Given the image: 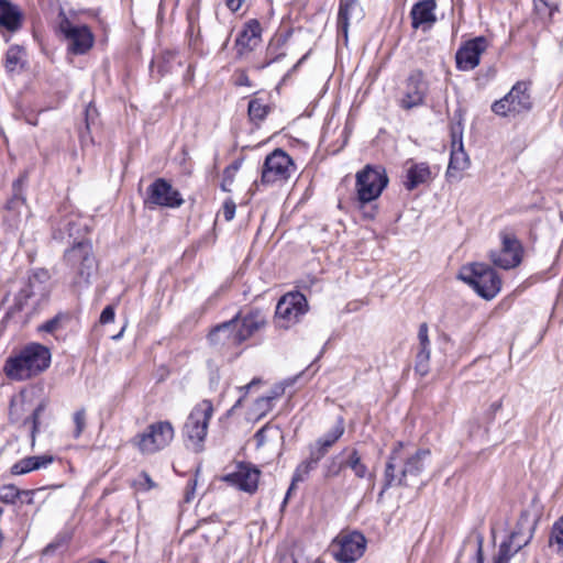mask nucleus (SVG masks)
Segmentation results:
<instances>
[{
    "label": "nucleus",
    "mask_w": 563,
    "mask_h": 563,
    "mask_svg": "<svg viewBox=\"0 0 563 563\" xmlns=\"http://www.w3.org/2000/svg\"><path fill=\"white\" fill-rule=\"evenodd\" d=\"M85 225L75 217L64 218L53 231L54 240L71 243L64 253V261L75 275L74 283L87 284L96 268L91 243L84 238Z\"/></svg>",
    "instance_id": "nucleus-1"
},
{
    "label": "nucleus",
    "mask_w": 563,
    "mask_h": 563,
    "mask_svg": "<svg viewBox=\"0 0 563 563\" xmlns=\"http://www.w3.org/2000/svg\"><path fill=\"white\" fill-rule=\"evenodd\" d=\"M402 450V442H397L388 457L380 496L394 485L408 486L411 479L418 478L430 461L431 452L428 449H419L411 454H404Z\"/></svg>",
    "instance_id": "nucleus-2"
},
{
    "label": "nucleus",
    "mask_w": 563,
    "mask_h": 563,
    "mask_svg": "<svg viewBox=\"0 0 563 563\" xmlns=\"http://www.w3.org/2000/svg\"><path fill=\"white\" fill-rule=\"evenodd\" d=\"M51 351L40 343H29L5 360L3 372L12 380L22 382L43 373L51 364Z\"/></svg>",
    "instance_id": "nucleus-3"
},
{
    "label": "nucleus",
    "mask_w": 563,
    "mask_h": 563,
    "mask_svg": "<svg viewBox=\"0 0 563 563\" xmlns=\"http://www.w3.org/2000/svg\"><path fill=\"white\" fill-rule=\"evenodd\" d=\"M51 291V275L48 271L36 268L29 274L15 295L14 309L23 311L25 317L31 318L47 305Z\"/></svg>",
    "instance_id": "nucleus-4"
},
{
    "label": "nucleus",
    "mask_w": 563,
    "mask_h": 563,
    "mask_svg": "<svg viewBox=\"0 0 563 563\" xmlns=\"http://www.w3.org/2000/svg\"><path fill=\"white\" fill-rule=\"evenodd\" d=\"M213 416V405L205 399L190 411L183 428L186 446L195 452L203 450V442L208 433L209 421Z\"/></svg>",
    "instance_id": "nucleus-5"
},
{
    "label": "nucleus",
    "mask_w": 563,
    "mask_h": 563,
    "mask_svg": "<svg viewBox=\"0 0 563 563\" xmlns=\"http://www.w3.org/2000/svg\"><path fill=\"white\" fill-rule=\"evenodd\" d=\"M459 278L468 284L484 299H493L501 288V279L497 273L486 264L473 263L463 266Z\"/></svg>",
    "instance_id": "nucleus-6"
},
{
    "label": "nucleus",
    "mask_w": 563,
    "mask_h": 563,
    "mask_svg": "<svg viewBox=\"0 0 563 563\" xmlns=\"http://www.w3.org/2000/svg\"><path fill=\"white\" fill-rule=\"evenodd\" d=\"M296 172V165L292 158L282 148H276L269 153L263 164L260 183L254 186H269L274 184L286 183Z\"/></svg>",
    "instance_id": "nucleus-7"
},
{
    "label": "nucleus",
    "mask_w": 563,
    "mask_h": 563,
    "mask_svg": "<svg viewBox=\"0 0 563 563\" xmlns=\"http://www.w3.org/2000/svg\"><path fill=\"white\" fill-rule=\"evenodd\" d=\"M388 185V176L382 166L367 165L356 174L357 200L364 205L376 200Z\"/></svg>",
    "instance_id": "nucleus-8"
},
{
    "label": "nucleus",
    "mask_w": 563,
    "mask_h": 563,
    "mask_svg": "<svg viewBox=\"0 0 563 563\" xmlns=\"http://www.w3.org/2000/svg\"><path fill=\"white\" fill-rule=\"evenodd\" d=\"M307 298L299 291H289L276 305L275 323L280 329H289L308 312Z\"/></svg>",
    "instance_id": "nucleus-9"
},
{
    "label": "nucleus",
    "mask_w": 563,
    "mask_h": 563,
    "mask_svg": "<svg viewBox=\"0 0 563 563\" xmlns=\"http://www.w3.org/2000/svg\"><path fill=\"white\" fill-rule=\"evenodd\" d=\"M529 90L530 82H516L504 98L493 103L492 111L501 117H506L509 113H522L530 111L532 108V99Z\"/></svg>",
    "instance_id": "nucleus-10"
},
{
    "label": "nucleus",
    "mask_w": 563,
    "mask_h": 563,
    "mask_svg": "<svg viewBox=\"0 0 563 563\" xmlns=\"http://www.w3.org/2000/svg\"><path fill=\"white\" fill-rule=\"evenodd\" d=\"M175 430L169 421L150 424L146 431L135 438V444L142 453H155L166 448L174 439Z\"/></svg>",
    "instance_id": "nucleus-11"
},
{
    "label": "nucleus",
    "mask_w": 563,
    "mask_h": 563,
    "mask_svg": "<svg viewBox=\"0 0 563 563\" xmlns=\"http://www.w3.org/2000/svg\"><path fill=\"white\" fill-rule=\"evenodd\" d=\"M59 32L67 42V51L73 55H85L95 43V36L87 25H76L64 16L59 22Z\"/></svg>",
    "instance_id": "nucleus-12"
},
{
    "label": "nucleus",
    "mask_w": 563,
    "mask_h": 563,
    "mask_svg": "<svg viewBox=\"0 0 563 563\" xmlns=\"http://www.w3.org/2000/svg\"><path fill=\"white\" fill-rule=\"evenodd\" d=\"M501 247L498 251H492L489 258L493 264L503 269L517 267L523 255V246L517 236L508 231L500 232Z\"/></svg>",
    "instance_id": "nucleus-13"
},
{
    "label": "nucleus",
    "mask_w": 563,
    "mask_h": 563,
    "mask_svg": "<svg viewBox=\"0 0 563 563\" xmlns=\"http://www.w3.org/2000/svg\"><path fill=\"white\" fill-rule=\"evenodd\" d=\"M366 539L357 532L339 534L332 543V553L338 562L353 563L365 552Z\"/></svg>",
    "instance_id": "nucleus-14"
},
{
    "label": "nucleus",
    "mask_w": 563,
    "mask_h": 563,
    "mask_svg": "<svg viewBox=\"0 0 563 563\" xmlns=\"http://www.w3.org/2000/svg\"><path fill=\"white\" fill-rule=\"evenodd\" d=\"M145 203L175 209L184 203V199L170 183L164 178H157L147 187Z\"/></svg>",
    "instance_id": "nucleus-15"
},
{
    "label": "nucleus",
    "mask_w": 563,
    "mask_h": 563,
    "mask_svg": "<svg viewBox=\"0 0 563 563\" xmlns=\"http://www.w3.org/2000/svg\"><path fill=\"white\" fill-rule=\"evenodd\" d=\"M487 46L488 42L484 36L465 42L455 54L456 67L464 71L474 69L479 64L481 55Z\"/></svg>",
    "instance_id": "nucleus-16"
},
{
    "label": "nucleus",
    "mask_w": 563,
    "mask_h": 563,
    "mask_svg": "<svg viewBox=\"0 0 563 563\" xmlns=\"http://www.w3.org/2000/svg\"><path fill=\"white\" fill-rule=\"evenodd\" d=\"M428 91V84L421 70L416 69L410 73L406 82V90L400 100V107L404 109H412L421 106Z\"/></svg>",
    "instance_id": "nucleus-17"
},
{
    "label": "nucleus",
    "mask_w": 563,
    "mask_h": 563,
    "mask_svg": "<svg viewBox=\"0 0 563 563\" xmlns=\"http://www.w3.org/2000/svg\"><path fill=\"white\" fill-rule=\"evenodd\" d=\"M260 471L249 464H239L236 468L227 474L223 481L240 490L253 494L257 489Z\"/></svg>",
    "instance_id": "nucleus-18"
},
{
    "label": "nucleus",
    "mask_w": 563,
    "mask_h": 563,
    "mask_svg": "<svg viewBox=\"0 0 563 563\" xmlns=\"http://www.w3.org/2000/svg\"><path fill=\"white\" fill-rule=\"evenodd\" d=\"M236 320L238 333L235 341L244 342L260 331L266 323L264 314L260 310H252L244 316L238 313L233 317Z\"/></svg>",
    "instance_id": "nucleus-19"
},
{
    "label": "nucleus",
    "mask_w": 563,
    "mask_h": 563,
    "mask_svg": "<svg viewBox=\"0 0 563 563\" xmlns=\"http://www.w3.org/2000/svg\"><path fill=\"white\" fill-rule=\"evenodd\" d=\"M262 25L258 20L251 19L243 25L242 31L235 40L239 55L253 51L262 42Z\"/></svg>",
    "instance_id": "nucleus-20"
},
{
    "label": "nucleus",
    "mask_w": 563,
    "mask_h": 563,
    "mask_svg": "<svg viewBox=\"0 0 563 563\" xmlns=\"http://www.w3.org/2000/svg\"><path fill=\"white\" fill-rule=\"evenodd\" d=\"M435 8L434 0H421L415 3L410 11L411 26L416 30H430L437 22Z\"/></svg>",
    "instance_id": "nucleus-21"
},
{
    "label": "nucleus",
    "mask_w": 563,
    "mask_h": 563,
    "mask_svg": "<svg viewBox=\"0 0 563 563\" xmlns=\"http://www.w3.org/2000/svg\"><path fill=\"white\" fill-rule=\"evenodd\" d=\"M325 455L318 450L312 444L309 445V456L307 460L302 461L298 466L296 467L292 478H291V485L288 488L285 499L283 501V506L287 504V500L291 494V490L294 489L295 485L299 482H303L311 471L316 470L320 460L323 459Z\"/></svg>",
    "instance_id": "nucleus-22"
},
{
    "label": "nucleus",
    "mask_w": 563,
    "mask_h": 563,
    "mask_svg": "<svg viewBox=\"0 0 563 563\" xmlns=\"http://www.w3.org/2000/svg\"><path fill=\"white\" fill-rule=\"evenodd\" d=\"M238 333L236 320L233 318L229 321H225L217 327H214L209 335L208 340L210 343L214 345H225V346H238L242 342L235 341V334Z\"/></svg>",
    "instance_id": "nucleus-23"
},
{
    "label": "nucleus",
    "mask_w": 563,
    "mask_h": 563,
    "mask_svg": "<svg viewBox=\"0 0 563 563\" xmlns=\"http://www.w3.org/2000/svg\"><path fill=\"white\" fill-rule=\"evenodd\" d=\"M23 15L18 5L9 0H0V26L14 33L22 26Z\"/></svg>",
    "instance_id": "nucleus-24"
},
{
    "label": "nucleus",
    "mask_w": 563,
    "mask_h": 563,
    "mask_svg": "<svg viewBox=\"0 0 563 563\" xmlns=\"http://www.w3.org/2000/svg\"><path fill=\"white\" fill-rule=\"evenodd\" d=\"M519 533L518 532H512L509 538L505 541H503L499 545V549H498V553L496 554V556L494 558V562L493 563H509L510 560L523 548L526 547L530 539H531V536L526 539L525 541L522 542H517V538H518Z\"/></svg>",
    "instance_id": "nucleus-25"
},
{
    "label": "nucleus",
    "mask_w": 563,
    "mask_h": 563,
    "mask_svg": "<svg viewBox=\"0 0 563 563\" xmlns=\"http://www.w3.org/2000/svg\"><path fill=\"white\" fill-rule=\"evenodd\" d=\"M431 179V170L427 163H415L407 168L404 185L407 190H413Z\"/></svg>",
    "instance_id": "nucleus-26"
},
{
    "label": "nucleus",
    "mask_w": 563,
    "mask_h": 563,
    "mask_svg": "<svg viewBox=\"0 0 563 563\" xmlns=\"http://www.w3.org/2000/svg\"><path fill=\"white\" fill-rule=\"evenodd\" d=\"M53 460L54 459L52 455L46 454L38 456H27L14 463L11 467V473L13 475H23L32 471L46 468L49 464H52Z\"/></svg>",
    "instance_id": "nucleus-27"
},
{
    "label": "nucleus",
    "mask_w": 563,
    "mask_h": 563,
    "mask_svg": "<svg viewBox=\"0 0 563 563\" xmlns=\"http://www.w3.org/2000/svg\"><path fill=\"white\" fill-rule=\"evenodd\" d=\"M25 49L20 45H11L5 54L4 67L7 73L13 75L21 73L26 65Z\"/></svg>",
    "instance_id": "nucleus-28"
},
{
    "label": "nucleus",
    "mask_w": 563,
    "mask_h": 563,
    "mask_svg": "<svg viewBox=\"0 0 563 563\" xmlns=\"http://www.w3.org/2000/svg\"><path fill=\"white\" fill-rule=\"evenodd\" d=\"M344 421L343 418L340 417L334 427L324 435L317 439L312 445L325 455L334 443L344 434Z\"/></svg>",
    "instance_id": "nucleus-29"
},
{
    "label": "nucleus",
    "mask_w": 563,
    "mask_h": 563,
    "mask_svg": "<svg viewBox=\"0 0 563 563\" xmlns=\"http://www.w3.org/2000/svg\"><path fill=\"white\" fill-rule=\"evenodd\" d=\"M349 452L346 460L344 461V467H350L357 478L371 477L367 466L362 462V457L356 449L344 450Z\"/></svg>",
    "instance_id": "nucleus-30"
},
{
    "label": "nucleus",
    "mask_w": 563,
    "mask_h": 563,
    "mask_svg": "<svg viewBox=\"0 0 563 563\" xmlns=\"http://www.w3.org/2000/svg\"><path fill=\"white\" fill-rule=\"evenodd\" d=\"M455 146V141H453V147ZM468 166V157L463 150L462 141L460 140L459 148L452 150L451 157L449 162V167L446 174L451 176L454 170L461 172L467 168Z\"/></svg>",
    "instance_id": "nucleus-31"
},
{
    "label": "nucleus",
    "mask_w": 563,
    "mask_h": 563,
    "mask_svg": "<svg viewBox=\"0 0 563 563\" xmlns=\"http://www.w3.org/2000/svg\"><path fill=\"white\" fill-rule=\"evenodd\" d=\"M45 408H46V405L44 402H40L36 406V408L33 410V412L23 421L24 426H27V424L31 426L30 435H31L32 445H34L36 434L40 431V418H41L42 413L44 412Z\"/></svg>",
    "instance_id": "nucleus-32"
},
{
    "label": "nucleus",
    "mask_w": 563,
    "mask_h": 563,
    "mask_svg": "<svg viewBox=\"0 0 563 563\" xmlns=\"http://www.w3.org/2000/svg\"><path fill=\"white\" fill-rule=\"evenodd\" d=\"M549 547L563 554V515L552 526Z\"/></svg>",
    "instance_id": "nucleus-33"
},
{
    "label": "nucleus",
    "mask_w": 563,
    "mask_h": 563,
    "mask_svg": "<svg viewBox=\"0 0 563 563\" xmlns=\"http://www.w3.org/2000/svg\"><path fill=\"white\" fill-rule=\"evenodd\" d=\"M247 111L251 121L260 122L266 118L268 113V107L263 102L262 99L255 98L249 102Z\"/></svg>",
    "instance_id": "nucleus-34"
},
{
    "label": "nucleus",
    "mask_w": 563,
    "mask_h": 563,
    "mask_svg": "<svg viewBox=\"0 0 563 563\" xmlns=\"http://www.w3.org/2000/svg\"><path fill=\"white\" fill-rule=\"evenodd\" d=\"M431 350L419 349L416 355L415 371L420 376H426L430 369Z\"/></svg>",
    "instance_id": "nucleus-35"
},
{
    "label": "nucleus",
    "mask_w": 563,
    "mask_h": 563,
    "mask_svg": "<svg viewBox=\"0 0 563 563\" xmlns=\"http://www.w3.org/2000/svg\"><path fill=\"white\" fill-rule=\"evenodd\" d=\"M344 467V462L339 461L338 456H332L323 464V477L330 479L336 477Z\"/></svg>",
    "instance_id": "nucleus-36"
},
{
    "label": "nucleus",
    "mask_w": 563,
    "mask_h": 563,
    "mask_svg": "<svg viewBox=\"0 0 563 563\" xmlns=\"http://www.w3.org/2000/svg\"><path fill=\"white\" fill-rule=\"evenodd\" d=\"M66 318L64 313H57L52 319L38 325L37 331L46 333H55L63 328V320Z\"/></svg>",
    "instance_id": "nucleus-37"
},
{
    "label": "nucleus",
    "mask_w": 563,
    "mask_h": 563,
    "mask_svg": "<svg viewBox=\"0 0 563 563\" xmlns=\"http://www.w3.org/2000/svg\"><path fill=\"white\" fill-rule=\"evenodd\" d=\"M73 421H74V424H75V430L73 432V437L75 439H78V438H80V435L82 434V432H84V430L86 429V426H87L85 408H80V409H78V410H76L74 412Z\"/></svg>",
    "instance_id": "nucleus-38"
},
{
    "label": "nucleus",
    "mask_w": 563,
    "mask_h": 563,
    "mask_svg": "<svg viewBox=\"0 0 563 563\" xmlns=\"http://www.w3.org/2000/svg\"><path fill=\"white\" fill-rule=\"evenodd\" d=\"M351 10H353V8L340 4L339 13H338V27L340 31H342L344 33V36L347 35V27H349Z\"/></svg>",
    "instance_id": "nucleus-39"
},
{
    "label": "nucleus",
    "mask_w": 563,
    "mask_h": 563,
    "mask_svg": "<svg viewBox=\"0 0 563 563\" xmlns=\"http://www.w3.org/2000/svg\"><path fill=\"white\" fill-rule=\"evenodd\" d=\"M20 495L19 489L13 485H4L0 487V498L2 501L13 504Z\"/></svg>",
    "instance_id": "nucleus-40"
},
{
    "label": "nucleus",
    "mask_w": 563,
    "mask_h": 563,
    "mask_svg": "<svg viewBox=\"0 0 563 563\" xmlns=\"http://www.w3.org/2000/svg\"><path fill=\"white\" fill-rule=\"evenodd\" d=\"M429 329L427 323H421L418 331L419 349L430 350Z\"/></svg>",
    "instance_id": "nucleus-41"
},
{
    "label": "nucleus",
    "mask_w": 563,
    "mask_h": 563,
    "mask_svg": "<svg viewBox=\"0 0 563 563\" xmlns=\"http://www.w3.org/2000/svg\"><path fill=\"white\" fill-rule=\"evenodd\" d=\"M534 8L538 12H542L548 10L549 15L552 16L554 12L559 10L558 5L554 3H551L550 0H533Z\"/></svg>",
    "instance_id": "nucleus-42"
},
{
    "label": "nucleus",
    "mask_w": 563,
    "mask_h": 563,
    "mask_svg": "<svg viewBox=\"0 0 563 563\" xmlns=\"http://www.w3.org/2000/svg\"><path fill=\"white\" fill-rule=\"evenodd\" d=\"M115 312L113 306H107L100 314V323L108 324L114 321Z\"/></svg>",
    "instance_id": "nucleus-43"
},
{
    "label": "nucleus",
    "mask_w": 563,
    "mask_h": 563,
    "mask_svg": "<svg viewBox=\"0 0 563 563\" xmlns=\"http://www.w3.org/2000/svg\"><path fill=\"white\" fill-rule=\"evenodd\" d=\"M283 393H284V387H275V388L272 390L271 395L258 398V399H257V404H258V405H261V404H264V402H265L267 406H269V405H271V402H272L274 399L278 398Z\"/></svg>",
    "instance_id": "nucleus-44"
},
{
    "label": "nucleus",
    "mask_w": 563,
    "mask_h": 563,
    "mask_svg": "<svg viewBox=\"0 0 563 563\" xmlns=\"http://www.w3.org/2000/svg\"><path fill=\"white\" fill-rule=\"evenodd\" d=\"M261 384V379L260 378H253L249 384L240 387V391L242 393V396L239 398V400L235 402V405L233 406L232 409L239 407L242 402V399L246 396V394L250 391V389L252 387H254L255 385H258Z\"/></svg>",
    "instance_id": "nucleus-45"
},
{
    "label": "nucleus",
    "mask_w": 563,
    "mask_h": 563,
    "mask_svg": "<svg viewBox=\"0 0 563 563\" xmlns=\"http://www.w3.org/2000/svg\"><path fill=\"white\" fill-rule=\"evenodd\" d=\"M234 177H235L234 174L228 173L227 169L223 170V178H222V183H221V189L223 191H230L231 190L230 187L233 184Z\"/></svg>",
    "instance_id": "nucleus-46"
},
{
    "label": "nucleus",
    "mask_w": 563,
    "mask_h": 563,
    "mask_svg": "<svg viewBox=\"0 0 563 563\" xmlns=\"http://www.w3.org/2000/svg\"><path fill=\"white\" fill-rule=\"evenodd\" d=\"M235 214V203L233 201H225L223 206V217L227 221H231Z\"/></svg>",
    "instance_id": "nucleus-47"
},
{
    "label": "nucleus",
    "mask_w": 563,
    "mask_h": 563,
    "mask_svg": "<svg viewBox=\"0 0 563 563\" xmlns=\"http://www.w3.org/2000/svg\"><path fill=\"white\" fill-rule=\"evenodd\" d=\"M196 484H197L196 479H189L187 483L186 493H185V500L187 503L191 501V499L194 498L195 490H196Z\"/></svg>",
    "instance_id": "nucleus-48"
},
{
    "label": "nucleus",
    "mask_w": 563,
    "mask_h": 563,
    "mask_svg": "<svg viewBox=\"0 0 563 563\" xmlns=\"http://www.w3.org/2000/svg\"><path fill=\"white\" fill-rule=\"evenodd\" d=\"M476 542H477L476 563H484V555H483L484 538L482 534H477Z\"/></svg>",
    "instance_id": "nucleus-49"
},
{
    "label": "nucleus",
    "mask_w": 563,
    "mask_h": 563,
    "mask_svg": "<svg viewBox=\"0 0 563 563\" xmlns=\"http://www.w3.org/2000/svg\"><path fill=\"white\" fill-rule=\"evenodd\" d=\"M244 0H227V7L232 11L236 12L243 4Z\"/></svg>",
    "instance_id": "nucleus-50"
},
{
    "label": "nucleus",
    "mask_w": 563,
    "mask_h": 563,
    "mask_svg": "<svg viewBox=\"0 0 563 563\" xmlns=\"http://www.w3.org/2000/svg\"><path fill=\"white\" fill-rule=\"evenodd\" d=\"M255 439L257 441V445L261 446L264 444L266 440V427L261 428L255 433Z\"/></svg>",
    "instance_id": "nucleus-51"
},
{
    "label": "nucleus",
    "mask_w": 563,
    "mask_h": 563,
    "mask_svg": "<svg viewBox=\"0 0 563 563\" xmlns=\"http://www.w3.org/2000/svg\"><path fill=\"white\" fill-rule=\"evenodd\" d=\"M503 408V401L501 399L497 400V401H494L489 408H488V413L492 416V418H494V416Z\"/></svg>",
    "instance_id": "nucleus-52"
},
{
    "label": "nucleus",
    "mask_w": 563,
    "mask_h": 563,
    "mask_svg": "<svg viewBox=\"0 0 563 563\" xmlns=\"http://www.w3.org/2000/svg\"><path fill=\"white\" fill-rule=\"evenodd\" d=\"M141 477L144 481V483H141L144 489L148 490L155 486L154 482L146 473H142Z\"/></svg>",
    "instance_id": "nucleus-53"
},
{
    "label": "nucleus",
    "mask_w": 563,
    "mask_h": 563,
    "mask_svg": "<svg viewBox=\"0 0 563 563\" xmlns=\"http://www.w3.org/2000/svg\"><path fill=\"white\" fill-rule=\"evenodd\" d=\"M240 166H241V164L239 162H234L231 165H229L228 167H225L224 169H227L228 173H232L235 175L238 173Z\"/></svg>",
    "instance_id": "nucleus-54"
},
{
    "label": "nucleus",
    "mask_w": 563,
    "mask_h": 563,
    "mask_svg": "<svg viewBox=\"0 0 563 563\" xmlns=\"http://www.w3.org/2000/svg\"><path fill=\"white\" fill-rule=\"evenodd\" d=\"M24 181L23 177H20L13 183L14 197H18V191L20 190L22 184Z\"/></svg>",
    "instance_id": "nucleus-55"
},
{
    "label": "nucleus",
    "mask_w": 563,
    "mask_h": 563,
    "mask_svg": "<svg viewBox=\"0 0 563 563\" xmlns=\"http://www.w3.org/2000/svg\"><path fill=\"white\" fill-rule=\"evenodd\" d=\"M255 406H256L257 410H260V411H261V415H263V413H265L267 410H269V409H271L272 404H271L269 406H267L265 402H264V404L258 405V404H257V401H256V402H255Z\"/></svg>",
    "instance_id": "nucleus-56"
},
{
    "label": "nucleus",
    "mask_w": 563,
    "mask_h": 563,
    "mask_svg": "<svg viewBox=\"0 0 563 563\" xmlns=\"http://www.w3.org/2000/svg\"><path fill=\"white\" fill-rule=\"evenodd\" d=\"M340 4H343L345 7H350V8L354 9L356 5V0H341Z\"/></svg>",
    "instance_id": "nucleus-57"
},
{
    "label": "nucleus",
    "mask_w": 563,
    "mask_h": 563,
    "mask_svg": "<svg viewBox=\"0 0 563 563\" xmlns=\"http://www.w3.org/2000/svg\"><path fill=\"white\" fill-rule=\"evenodd\" d=\"M340 4H343L345 7H350V8L354 9L356 5V0H341Z\"/></svg>",
    "instance_id": "nucleus-58"
},
{
    "label": "nucleus",
    "mask_w": 563,
    "mask_h": 563,
    "mask_svg": "<svg viewBox=\"0 0 563 563\" xmlns=\"http://www.w3.org/2000/svg\"><path fill=\"white\" fill-rule=\"evenodd\" d=\"M301 375H302V373H301V374H299V375H297L296 377H294V378H291V379L286 380V384H287V385H291V384H294V383L296 382V379H297L298 377H300Z\"/></svg>",
    "instance_id": "nucleus-59"
},
{
    "label": "nucleus",
    "mask_w": 563,
    "mask_h": 563,
    "mask_svg": "<svg viewBox=\"0 0 563 563\" xmlns=\"http://www.w3.org/2000/svg\"><path fill=\"white\" fill-rule=\"evenodd\" d=\"M306 58H307V54H306V55H303V56L298 60V63L294 66V68L299 67V65H301V63H302Z\"/></svg>",
    "instance_id": "nucleus-60"
},
{
    "label": "nucleus",
    "mask_w": 563,
    "mask_h": 563,
    "mask_svg": "<svg viewBox=\"0 0 563 563\" xmlns=\"http://www.w3.org/2000/svg\"><path fill=\"white\" fill-rule=\"evenodd\" d=\"M123 332H124V327L121 329V331L117 335L113 336V339L119 340L120 338H122Z\"/></svg>",
    "instance_id": "nucleus-61"
},
{
    "label": "nucleus",
    "mask_w": 563,
    "mask_h": 563,
    "mask_svg": "<svg viewBox=\"0 0 563 563\" xmlns=\"http://www.w3.org/2000/svg\"><path fill=\"white\" fill-rule=\"evenodd\" d=\"M88 563H107L104 560H92Z\"/></svg>",
    "instance_id": "nucleus-62"
},
{
    "label": "nucleus",
    "mask_w": 563,
    "mask_h": 563,
    "mask_svg": "<svg viewBox=\"0 0 563 563\" xmlns=\"http://www.w3.org/2000/svg\"><path fill=\"white\" fill-rule=\"evenodd\" d=\"M246 84H247V78L246 77L244 79L240 80V85H246Z\"/></svg>",
    "instance_id": "nucleus-63"
}]
</instances>
